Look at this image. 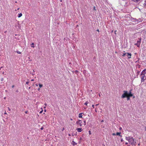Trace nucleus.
Instances as JSON below:
<instances>
[{
    "instance_id": "obj_16",
    "label": "nucleus",
    "mask_w": 146,
    "mask_h": 146,
    "mask_svg": "<svg viewBox=\"0 0 146 146\" xmlns=\"http://www.w3.org/2000/svg\"><path fill=\"white\" fill-rule=\"evenodd\" d=\"M140 72V71H137V76H138Z\"/></svg>"
},
{
    "instance_id": "obj_52",
    "label": "nucleus",
    "mask_w": 146,
    "mask_h": 146,
    "mask_svg": "<svg viewBox=\"0 0 146 146\" xmlns=\"http://www.w3.org/2000/svg\"><path fill=\"white\" fill-rule=\"evenodd\" d=\"M138 145H140V143H139L138 144Z\"/></svg>"
},
{
    "instance_id": "obj_14",
    "label": "nucleus",
    "mask_w": 146,
    "mask_h": 146,
    "mask_svg": "<svg viewBox=\"0 0 146 146\" xmlns=\"http://www.w3.org/2000/svg\"><path fill=\"white\" fill-rule=\"evenodd\" d=\"M43 86V85L42 84H39V86L40 88H41Z\"/></svg>"
},
{
    "instance_id": "obj_4",
    "label": "nucleus",
    "mask_w": 146,
    "mask_h": 146,
    "mask_svg": "<svg viewBox=\"0 0 146 146\" xmlns=\"http://www.w3.org/2000/svg\"><path fill=\"white\" fill-rule=\"evenodd\" d=\"M131 53H129L128 52H126L124 53L123 54H120V56H121V55L123 56H127L128 59H129L131 58Z\"/></svg>"
},
{
    "instance_id": "obj_45",
    "label": "nucleus",
    "mask_w": 146,
    "mask_h": 146,
    "mask_svg": "<svg viewBox=\"0 0 146 146\" xmlns=\"http://www.w3.org/2000/svg\"><path fill=\"white\" fill-rule=\"evenodd\" d=\"M41 130L43 129V128L42 127L41 128Z\"/></svg>"
},
{
    "instance_id": "obj_55",
    "label": "nucleus",
    "mask_w": 146,
    "mask_h": 146,
    "mask_svg": "<svg viewBox=\"0 0 146 146\" xmlns=\"http://www.w3.org/2000/svg\"><path fill=\"white\" fill-rule=\"evenodd\" d=\"M145 130L146 131V127H145Z\"/></svg>"
},
{
    "instance_id": "obj_6",
    "label": "nucleus",
    "mask_w": 146,
    "mask_h": 146,
    "mask_svg": "<svg viewBox=\"0 0 146 146\" xmlns=\"http://www.w3.org/2000/svg\"><path fill=\"white\" fill-rule=\"evenodd\" d=\"M140 19V21H139L138 19H136L133 18V19H132V21H133L134 22H137V23H138V22H142V20L141 19Z\"/></svg>"
},
{
    "instance_id": "obj_38",
    "label": "nucleus",
    "mask_w": 146,
    "mask_h": 146,
    "mask_svg": "<svg viewBox=\"0 0 146 146\" xmlns=\"http://www.w3.org/2000/svg\"><path fill=\"white\" fill-rule=\"evenodd\" d=\"M112 135H116L114 133H113Z\"/></svg>"
},
{
    "instance_id": "obj_51",
    "label": "nucleus",
    "mask_w": 146,
    "mask_h": 146,
    "mask_svg": "<svg viewBox=\"0 0 146 146\" xmlns=\"http://www.w3.org/2000/svg\"><path fill=\"white\" fill-rule=\"evenodd\" d=\"M8 109H9V111H10V109L9 108H8Z\"/></svg>"
},
{
    "instance_id": "obj_42",
    "label": "nucleus",
    "mask_w": 146,
    "mask_h": 146,
    "mask_svg": "<svg viewBox=\"0 0 146 146\" xmlns=\"http://www.w3.org/2000/svg\"><path fill=\"white\" fill-rule=\"evenodd\" d=\"M19 9V8H18L17 9V10H18Z\"/></svg>"
},
{
    "instance_id": "obj_46",
    "label": "nucleus",
    "mask_w": 146,
    "mask_h": 146,
    "mask_svg": "<svg viewBox=\"0 0 146 146\" xmlns=\"http://www.w3.org/2000/svg\"><path fill=\"white\" fill-rule=\"evenodd\" d=\"M97 31H98V32H99V31L98 29L97 30Z\"/></svg>"
},
{
    "instance_id": "obj_49",
    "label": "nucleus",
    "mask_w": 146,
    "mask_h": 146,
    "mask_svg": "<svg viewBox=\"0 0 146 146\" xmlns=\"http://www.w3.org/2000/svg\"><path fill=\"white\" fill-rule=\"evenodd\" d=\"M125 144H126H126H128V143H127V142H126V143H125Z\"/></svg>"
},
{
    "instance_id": "obj_29",
    "label": "nucleus",
    "mask_w": 146,
    "mask_h": 146,
    "mask_svg": "<svg viewBox=\"0 0 146 146\" xmlns=\"http://www.w3.org/2000/svg\"><path fill=\"white\" fill-rule=\"evenodd\" d=\"M35 86H38V85L37 84H35Z\"/></svg>"
},
{
    "instance_id": "obj_60",
    "label": "nucleus",
    "mask_w": 146,
    "mask_h": 146,
    "mask_svg": "<svg viewBox=\"0 0 146 146\" xmlns=\"http://www.w3.org/2000/svg\"><path fill=\"white\" fill-rule=\"evenodd\" d=\"M103 120H102L101 122H103Z\"/></svg>"
},
{
    "instance_id": "obj_15",
    "label": "nucleus",
    "mask_w": 146,
    "mask_h": 146,
    "mask_svg": "<svg viewBox=\"0 0 146 146\" xmlns=\"http://www.w3.org/2000/svg\"><path fill=\"white\" fill-rule=\"evenodd\" d=\"M88 101H86L85 102V103H84V104L85 105H86V106H87L88 104Z\"/></svg>"
},
{
    "instance_id": "obj_56",
    "label": "nucleus",
    "mask_w": 146,
    "mask_h": 146,
    "mask_svg": "<svg viewBox=\"0 0 146 146\" xmlns=\"http://www.w3.org/2000/svg\"><path fill=\"white\" fill-rule=\"evenodd\" d=\"M78 25H76V27H78Z\"/></svg>"
},
{
    "instance_id": "obj_62",
    "label": "nucleus",
    "mask_w": 146,
    "mask_h": 146,
    "mask_svg": "<svg viewBox=\"0 0 146 146\" xmlns=\"http://www.w3.org/2000/svg\"><path fill=\"white\" fill-rule=\"evenodd\" d=\"M4 98L5 99V97Z\"/></svg>"
},
{
    "instance_id": "obj_50",
    "label": "nucleus",
    "mask_w": 146,
    "mask_h": 146,
    "mask_svg": "<svg viewBox=\"0 0 146 146\" xmlns=\"http://www.w3.org/2000/svg\"><path fill=\"white\" fill-rule=\"evenodd\" d=\"M64 129V128L63 127V129H62V131H63Z\"/></svg>"
},
{
    "instance_id": "obj_17",
    "label": "nucleus",
    "mask_w": 146,
    "mask_h": 146,
    "mask_svg": "<svg viewBox=\"0 0 146 146\" xmlns=\"http://www.w3.org/2000/svg\"><path fill=\"white\" fill-rule=\"evenodd\" d=\"M143 5L144 6L146 7V1H145V3L143 4Z\"/></svg>"
},
{
    "instance_id": "obj_36",
    "label": "nucleus",
    "mask_w": 146,
    "mask_h": 146,
    "mask_svg": "<svg viewBox=\"0 0 146 146\" xmlns=\"http://www.w3.org/2000/svg\"><path fill=\"white\" fill-rule=\"evenodd\" d=\"M34 79H32V80H31V81H34Z\"/></svg>"
},
{
    "instance_id": "obj_63",
    "label": "nucleus",
    "mask_w": 146,
    "mask_h": 146,
    "mask_svg": "<svg viewBox=\"0 0 146 146\" xmlns=\"http://www.w3.org/2000/svg\"><path fill=\"white\" fill-rule=\"evenodd\" d=\"M44 111H46V110H44Z\"/></svg>"
},
{
    "instance_id": "obj_18",
    "label": "nucleus",
    "mask_w": 146,
    "mask_h": 146,
    "mask_svg": "<svg viewBox=\"0 0 146 146\" xmlns=\"http://www.w3.org/2000/svg\"><path fill=\"white\" fill-rule=\"evenodd\" d=\"M17 52L18 54H21V52L20 51H17Z\"/></svg>"
},
{
    "instance_id": "obj_23",
    "label": "nucleus",
    "mask_w": 146,
    "mask_h": 146,
    "mask_svg": "<svg viewBox=\"0 0 146 146\" xmlns=\"http://www.w3.org/2000/svg\"><path fill=\"white\" fill-rule=\"evenodd\" d=\"M29 82H27L26 83V84H29Z\"/></svg>"
},
{
    "instance_id": "obj_2",
    "label": "nucleus",
    "mask_w": 146,
    "mask_h": 146,
    "mask_svg": "<svg viewBox=\"0 0 146 146\" xmlns=\"http://www.w3.org/2000/svg\"><path fill=\"white\" fill-rule=\"evenodd\" d=\"M141 77V82H144L146 79V69H144L141 72L140 75Z\"/></svg>"
},
{
    "instance_id": "obj_21",
    "label": "nucleus",
    "mask_w": 146,
    "mask_h": 146,
    "mask_svg": "<svg viewBox=\"0 0 146 146\" xmlns=\"http://www.w3.org/2000/svg\"><path fill=\"white\" fill-rule=\"evenodd\" d=\"M84 125H86V121H84Z\"/></svg>"
},
{
    "instance_id": "obj_44",
    "label": "nucleus",
    "mask_w": 146,
    "mask_h": 146,
    "mask_svg": "<svg viewBox=\"0 0 146 146\" xmlns=\"http://www.w3.org/2000/svg\"><path fill=\"white\" fill-rule=\"evenodd\" d=\"M3 78H2L1 79V80L2 81H3Z\"/></svg>"
},
{
    "instance_id": "obj_1",
    "label": "nucleus",
    "mask_w": 146,
    "mask_h": 146,
    "mask_svg": "<svg viewBox=\"0 0 146 146\" xmlns=\"http://www.w3.org/2000/svg\"><path fill=\"white\" fill-rule=\"evenodd\" d=\"M132 90V89L130 90L129 92L127 91H123L124 93L122 95L121 98H124L126 97L127 100H130V98L133 96V94L131 93Z\"/></svg>"
},
{
    "instance_id": "obj_33",
    "label": "nucleus",
    "mask_w": 146,
    "mask_h": 146,
    "mask_svg": "<svg viewBox=\"0 0 146 146\" xmlns=\"http://www.w3.org/2000/svg\"><path fill=\"white\" fill-rule=\"evenodd\" d=\"M14 87V85H13L12 86V88H13Z\"/></svg>"
},
{
    "instance_id": "obj_35",
    "label": "nucleus",
    "mask_w": 146,
    "mask_h": 146,
    "mask_svg": "<svg viewBox=\"0 0 146 146\" xmlns=\"http://www.w3.org/2000/svg\"><path fill=\"white\" fill-rule=\"evenodd\" d=\"M31 46L32 47H33V48H34L35 47V46Z\"/></svg>"
},
{
    "instance_id": "obj_13",
    "label": "nucleus",
    "mask_w": 146,
    "mask_h": 146,
    "mask_svg": "<svg viewBox=\"0 0 146 146\" xmlns=\"http://www.w3.org/2000/svg\"><path fill=\"white\" fill-rule=\"evenodd\" d=\"M33 72H32H32H31V73L32 74V75L33 76L35 74V71H34V70H33Z\"/></svg>"
},
{
    "instance_id": "obj_10",
    "label": "nucleus",
    "mask_w": 146,
    "mask_h": 146,
    "mask_svg": "<svg viewBox=\"0 0 146 146\" xmlns=\"http://www.w3.org/2000/svg\"><path fill=\"white\" fill-rule=\"evenodd\" d=\"M131 137H126L125 139L126 140H128L129 141Z\"/></svg>"
},
{
    "instance_id": "obj_12",
    "label": "nucleus",
    "mask_w": 146,
    "mask_h": 146,
    "mask_svg": "<svg viewBox=\"0 0 146 146\" xmlns=\"http://www.w3.org/2000/svg\"><path fill=\"white\" fill-rule=\"evenodd\" d=\"M82 113H80L79 114V118H82Z\"/></svg>"
},
{
    "instance_id": "obj_54",
    "label": "nucleus",
    "mask_w": 146,
    "mask_h": 146,
    "mask_svg": "<svg viewBox=\"0 0 146 146\" xmlns=\"http://www.w3.org/2000/svg\"><path fill=\"white\" fill-rule=\"evenodd\" d=\"M30 88H31V87H29V89H30Z\"/></svg>"
},
{
    "instance_id": "obj_25",
    "label": "nucleus",
    "mask_w": 146,
    "mask_h": 146,
    "mask_svg": "<svg viewBox=\"0 0 146 146\" xmlns=\"http://www.w3.org/2000/svg\"><path fill=\"white\" fill-rule=\"evenodd\" d=\"M122 129V128L121 127H120L119 128V130H120V131H121V130Z\"/></svg>"
},
{
    "instance_id": "obj_40",
    "label": "nucleus",
    "mask_w": 146,
    "mask_h": 146,
    "mask_svg": "<svg viewBox=\"0 0 146 146\" xmlns=\"http://www.w3.org/2000/svg\"><path fill=\"white\" fill-rule=\"evenodd\" d=\"M99 104H96V106H97L99 105Z\"/></svg>"
},
{
    "instance_id": "obj_7",
    "label": "nucleus",
    "mask_w": 146,
    "mask_h": 146,
    "mask_svg": "<svg viewBox=\"0 0 146 146\" xmlns=\"http://www.w3.org/2000/svg\"><path fill=\"white\" fill-rule=\"evenodd\" d=\"M76 124L80 125V127L82 126V122L80 120H78V121H77L76 122Z\"/></svg>"
},
{
    "instance_id": "obj_22",
    "label": "nucleus",
    "mask_w": 146,
    "mask_h": 146,
    "mask_svg": "<svg viewBox=\"0 0 146 146\" xmlns=\"http://www.w3.org/2000/svg\"><path fill=\"white\" fill-rule=\"evenodd\" d=\"M76 144H77V143H75V142H74V143L73 144V145H76Z\"/></svg>"
},
{
    "instance_id": "obj_57",
    "label": "nucleus",
    "mask_w": 146,
    "mask_h": 146,
    "mask_svg": "<svg viewBox=\"0 0 146 146\" xmlns=\"http://www.w3.org/2000/svg\"><path fill=\"white\" fill-rule=\"evenodd\" d=\"M45 105L46 106V104H45Z\"/></svg>"
},
{
    "instance_id": "obj_64",
    "label": "nucleus",
    "mask_w": 146,
    "mask_h": 146,
    "mask_svg": "<svg viewBox=\"0 0 146 146\" xmlns=\"http://www.w3.org/2000/svg\"><path fill=\"white\" fill-rule=\"evenodd\" d=\"M128 146H130V145H128Z\"/></svg>"
},
{
    "instance_id": "obj_43",
    "label": "nucleus",
    "mask_w": 146,
    "mask_h": 146,
    "mask_svg": "<svg viewBox=\"0 0 146 146\" xmlns=\"http://www.w3.org/2000/svg\"><path fill=\"white\" fill-rule=\"evenodd\" d=\"M31 44H32V46H33V45H34V44L33 43Z\"/></svg>"
},
{
    "instance_id": "obj_61",
    "label": "nucleus",
    "mask_w": 146,
    "mask_h": 146,
    "mask_svg": "<svg viewBox=\"0 0 146 146\" xmlns=\"http://www.w3.org/2000/svg\"><path fill=\"white\" fill-rule=\"evenodd\" d=\"M139 20V21H140V19H138Z\"/></svg>"
},
{
    "instance_id": "obj_20",
    "label": "nucleus",
    "mask_w": 146,
    "mask_h": 146,
    "mask_svg": "<svg viewBox=\"0 0 146 146\" xmlns=\"http://www.w3.org/2000/svg\"><path fill=\"white\" fill-rule=\"evenodd\" d=\"M89 134L90 135L91 134V133L90 130L89 131Z\"/></svg>"
},
{
    "instance_id": "obj_26",
    "label": "nucleus",
    "mask_w": 146,
    "mask_h": 146,
    "mask_svg": "<svg viewBox=\"0 0 146 146\" xmlns=\"http://www.w3.org/2000/svg\"><path fill=\"white\" fill-rule=\"evenodd\" d=\"M116 135H119V132H117L116 133Z\"/></svg>"
},
{
    "instance_id": "obj_34",
    "label": "nucleus",
    "mask_w": 146,
    "mask_h": 146,
    "mask_svg": "<svg viewBox=\"0 0 146 146\" xmlns=\"http://www.w3.org/2000/svg\"><path fill=\"white\" fill-rule=\"evenodd\" d=\"M133 96V98H135V96Z\"/></svg>"
},
{
    "instance_id": "obj_8",
    "label": "nucleus",
    "mask_w": 146,
    "mask_h": 146,
    "mask_svg": "<svg viewBox=\"0 0 146 146\" xmlns=\"http://www.w3.org/2000/svg\"><path fill=\"white\" fill-rule=\"evenodd\" d=\"M77 131L78 132H81L82 131V129L81 128H78L76 129Z\"/></svg>"
},
{
    "instance_id": "obj_47",
    "label": "nucleus",
    "mask_w": 146,
    "mask_h": 146,
    "mask_svg": "<svg viewBox=\"0 0 146 146\" xmlns=\"http://www.w3.org/2000/svg\"><path fill=\"white\" fill-rule=\"evenodd\" d=\"M70 120H71V121H72L73 120L72 119V118H71L70 119Z\"/></svg>"
},
{
    "instance_id": "obj_19",
    "label": "nucleus",
    "mask_w": 146,
    "mask_h": 146,
    "mask_svg": "<svg viewBox=\"0 0 146 146\" xmlns=\"http://www.w3.org/2000/svg\"><path fill=\"white\" fill-rule=\"evenodd\" d=\"M121 133L120 131L119 132V136L122 137V135H121Z\"/></svg>"
},
{
    "instance_id": "obj_53",
    "label": "nucleus",
    "mask_w": 146,
    "mask_h": 146,
    "mask_svg": "<svg viewBox=\"0 0 146 146\" xmlns=\"http://www.w3.org/2000/svg\"><path fill=\"white\" fill-rule=\"evenodd\" d=\"M15 3H17V1H16L15 2Z\"/></svg>"
},
{
    "instance_id": "obj_48",
    "label": "nucleus",
    "mask_w": 146,
    "mask_h": 146,
    "mask_svg": "<svg viewBox=\"0 0 146 146\" xmlns=\"http://www.w3.org/2000/svg\"><path fill=\"white\" fill-rule=\"evenodd\" d=\"M40 89V88H38V91H39Z\"/></svg>"
},
{
    "instance_id": "obj_27",
    "label": "nucleus",
    "mask_w": 146,
    "mask_h": 146,
    "mask_svg": "<svg viewBox=\"0 0 146 146\" xmlns=\"http://www.w3.org/2000/svg\"><path fill=\"white\" fill-rule=\"evenodd\" d=\"M95 112H97V108H95Z\"/></svg>"
},
{
    "instance_id": "obj_59",
    "label": "nucleus",
    "mask_w": 146,
    "mask_h": 146,
    "mask_svg": "<svg viewBox=\"0 0 146 146\" xmlns=\"http://www.w3.org/2000/svg\"><path fill=\"white\" fill-rule=\"evenodd\" d=\"M6 32H7V31H5V33H6Z\"/></svg>"
},
{
    "instance_id": "obj_58",
    "label": "nucleus",
    "mask_w": 146,
    "mask_h": 146,
    "mask_svg": "<svg viewBox=\"0 0 146 146\" xmlns=\"http://www.w3.org/2000/svg\"><path fill=\"white\" fill-rule=\"evenodd\" d=\"M99 97H100V94H99Z\"/></svg>"
},
{
    "instance_id": "obj_9",
    "label": "nucleus",
    "mask_w": 146,
    "mask_h": 146,
    "mask_svg": "<svg viewBox=\"0 0 146 146\" xmlns=\"http://www.w3.org/2000/svg\"><path fill=\"white\" fill-rule=\"evenodd\" d=\"M132 1H133L134 2L137 3H138L139 1L141 0H131Z\"/></svg>"
},
{
    "instance_id": "obj_39",
    "label": "nucleus",
    "mask_w": 146,
    "mask_h": 146,
    "mask_svg": "<svg viewBox=\"0 0 146 146\" xmlns=\"http://www.w3.org/2000/svg\"><path fill=\"white\" fill-rule=\"evenodd\" d=\"M116 32H117L116 31H115V34H116Z\"/></svg>"
},
{
    "instance_id": "obj_28",
    "label": "nucleus",
    "mask_w": 146,
    "mask_h": 146,
    "mask_svg": "<svg viewBox=\"0 0 146 146\" xmlns=\"http://www.w3.org/2000/svg\"><path fill=\"white\" fill-rule=\"evenodd\" d=\"M94 10H96L95 7H94Z\"/></svg>"
},
{
    "instance_id": "obj_5",
    "label": "nucleus",
    "mask_w": 146,
    "mask_h": 146,
    "mask_svg": "<svg viewBox=\"0 0 146 146\" xmlns=\"http://www.w3.org/2000/svg\"><path fill=\"white\" fill-rule=\"evenodd\" d=\"M138 39V40L137 41V43L135 44V45H136L137 47H139L141 43V38H139Z\"/></svg>"
},
{
    "instance_id": "obj_31",
    "label": "nucleus",
    "mask_w": 146,
    "mask_h": 146,
    "mask_svg": "<svg viewBox=\"0 0 146 146\" xmlns=\"http://www.w3.org/2000/svg\"><path fill=\"white\" fill-rule=\"evenodd\" d=\"M28 112V111H25V113L27 114V113Z\"/></svg>"
},
{
    "instance_id": "obj_24",
    "label": "nucleus",
    "mask_w": 146,
    "mask_h": 146,
    "mask_svg": "<svg viewBox=\"0 0 146 146\" xmlns=\"http://www.w3.org/2000/svg\"><path fill=\"white\" fill-rule=\"evenodd\" d=\"M135 62L139 63V60H137V61H136Z\"/></svg>"
},
{
    "instance_id": "obj_41",
    "label": "nucleus",
    "mask_w": 146,
    "mask_h": 146,
    "mask_svg": "<svg viewBox=\"0 0 146 146\" xmlns=\"http://www.w3.org/2000/svg\"><path fill=\"white\" fill-rule=\"evenodd\" d=\"M2 67H2H2H0V70H1V68H2Z\"/></svg>"
},
{
    "instance_id": "obj_37",
    "label": "nucleus",
    "mask_w": 146,
    "mask_h": 146,
    "mask_svg": "<svg viewBox=\"0 0 146 146\" xmlns=\"http://www.w3.org/2000/svg\"><path fill=\"white\" fill-rule=\"evenodd\" d=\"M121 141L122 142H123V139H121Z\"/></svg>"
},
{
    "instance_id": "obj_32",
    "label": "nucleus",
    "mask_w": 146,
    "mask_h": 146,
    "mask_svg": "<svg viewBox=\"0 0 146 146\" xmlns=\"http://www.w3.org/2000/svg\"><path fill=\"white\" fill-rule=\"evenodd\" d=\"M92 107H93V108H94V105H93L92 106Z\"/></svg>"
},
{
    "instance_id": "obj_30",
    "label": "nucleus",
    "mask_w": 146,
    "mask_h": 146,
    "mask_svg": "<svg viewBox=\"0 0 146 146\" xmlns=\"http://www.w3.org/2000/svg\"><path fill=\"white\" fill-rule=\"evenodd\" d=\"M138 67H139V68L140 67V65L139 64H138Z\"/></svg>"
},
{
    "instance_id": "obj_11",
    "label": "nucleus",
    "mask_w": 146,
    "mask_h": 146,
    "mask_svg": "<svg viewBox=\"0 0 146 146\" xmlns=\"http://www.w3.org/2000/svg\"><path fill=\"white\" fill-rule=\"evenodd\" d=\"M22 16V13H20L18 15V17L19 18L21 17Z\"/></svg>"
},
{
    "instance_id": "obj_3",
    "label": "nucleus",
    "mask_w": 146,
    "mask_h": 146,
    "mask_svg": "<svg viewBox=\"0 0 146 146\" xmlns=\"http://www.w3.org/2000/svg\"><path fill=\"white\" fill-rule=\"evenodd\" d=\"M129 143L132 145L135 146L136 144V139L135 140L132 137H131L129 141Z\"/></svg>"
}]
</instances>
